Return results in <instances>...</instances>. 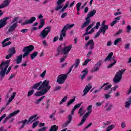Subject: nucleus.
<instances>
[{
	"mask_svg": "<svg viewBox=\"0 0 131 131\" xmlns=\"http://www.w3.org/2000/svg\"><path fill=\"white\" fill-rule=\"evenodd\" d=\"M33 93H34V90L29 91L28 93V97H30L31 96H32L33 95Z\"/></svg>",
	"mask_w": 131,
	"mask_h": 131,
	"instance_id": "48",
	"label": "nucleus"
},
{
	"mask_svg": "<svg viewBox=\"0 0 131 131\" xmlns=\"http://www.w3.org/2000/svg\"><path fill=\"white\" fill-rule=\"evenodd\" d=\"M108 28H109V26L106 25V26H104L103 27H102L100 29V30L106 31L108 30Z\"/></svg>",
	"mask_w": 131,
	"mask_h": 131,
	"instance_id": "37",
	"label": "nucleus"
},
{
	"mask_svg": "<svg viewBox=\"0 0 131 131\" xmlns=\"http://www.w3.org/2000/svg\"><path fill=\"white\" fill-rule=\"evenodd\" d=\"M82 73H83L82 75H80V77H81V80H83V78H84L85 76L88 75V70H86V69L83 70L82 71Z\"/></svg>",
	"mask_w": 131,
	"mask_h": 131,
	"instance_id": "25",
	"label": "nucleus"
},
{
	"mask_svg": "<svg viewBox=\"0 0 131 131\" xmlns=\"http://www.w3.org/2000/svg\"><path fill=\"white\" fill-rule=\"evenodd\" d=\"M130 105H131L130 102H129V101H126L125 102V108H128V107H129Z\"/></svg>",
	"mask_w": 131,
	"mask_h": 131,
	"instance_id": "53",
	"label": "nucleus"
},
{
	"mask_svg": "<svg viewBox=\"0 0 131 131\" xmlns=\"http://www.w3.org/2000/svg\"><path fill=\"white\" fill-rule=\"evenodd\" d=\"M126 28H127L126 32H127L128 33H130V30H131L130 26V25L127 26Z\"/></svg>",
	"mask_w": 131,
	"mask_h": 131,
	"instance_id": "54",
	"label": "nucleus"
},
{
	"mask_svg": "<svg viewBox=\"0 0 131 131\" xmlns=\"http://www.w3.org/2000/svg\"><path fill=\"white\" fill-rule=\"evenodd\" d=\"M84 121H85V120L82 118L81 122L78 124V126H80L81 125H82L83 123H84Z\"/></svg>",
	"mask_w": 131,
	"mask_h": 131,
	"instance_id": "50",
	"label": "nucleus"
},
{
	"mask_svg": "<svg viewBox=\"0 0 131 131\" xmlns=\"http://www.w3.org/2000/svg\"><path fill=\"white\" fill-rule=\"evenodd\" d=\"M77 7V15H79V11H80V7H81V3H78L76 5Z\"/></svg>",
	"mask_w": 131,
	"mask_h": 131,
	"instance_id": "34",
	"label": "nucleus"
},
{
	"mask_svg": "<svg viewBox=\"0 0 131 131\" xmlns=\"http://www.w3.org/2000/svg\"><path fill=\"white\" fill-rule=\"evenodd\" d=\"M16 92H13L12 95L11 97L9 98L8 101H7L6 103V106H9V104H10L11 102L13 101V99H15V97H16Z\"/></svg>",
	"mask_w": 131,
	"mask_h": 131,
	"instance_id": "21",
	"label": "nucleus"
},
{
	"mask_svg": "<svg viewBox=\"0 0 131 131\" xmlns=\"http://www.w3.org/2000/svg\"><path fill=\"white\" fill-rule=\"evenodd\" d=\"M68 75L67 74H61L57 77L56 82L59 84H63L65 82V80L67 79Z\"/></svg>",
	"mask_w": 131,
	"mask_h": 131,
	"instance_id": "10",
	"label": "nucleus"
},
{
	"mask_svg": "<svg viewBox=\"0 0 131 131\" xmlns=\"http://www.w3.org/2000/svg\"><path fill=\"white\" fill-rule=\"evenodd\" d=\"M50 83V81L48 80H45L43 82L40 81V82L35 83L31 88L33 90H37V91L35 93V97H40L46 95L50 90H51V86L49 85Z\"/></svg>",
	"mask_w": 131,
	"mask_h": 131,
	"instance_id": "1",
	"label": "nucleus"
},
{
	"mask_svg": "<svg viewBox=\"0 0 131 131\" xmlns=\"http://www.w3.org/2000/svg\"><path fill=\"white\" fill-rule=\"evenodd\" d=\"M7 71V69H3L1 70L0 72V75H1V78H0V81H2L3 79H4V78L5 77V76L6 75V73Z\"/></svg>",
	"mask_w": 131,
	"mask_h": 131,
	"instance_id": "19",
	"label": "nucleus"
},
{
	"mask_svg": "<svg viewBox=\"0 0 131 131\" xmlns=\"http://www.w3.org/2000/svg\"><path fill=\"white\" fill-rule=\"evenodd\" d=\"M120 18H121L120 16L116 17L115 18V20L113 21L112 23H111V26H112V27H113V26L115 25V24H116L117 22H119V20H120Z\"/></svg>",
	"mask_w": 131,
	"mask_h": 131,
	"instance_id": "23",
	"label": "nucleus"
},
{
	"mask_svg": "<svg viewBox=\"0 0 131 131\" xmlns=\"http://www.w3.org/2000/svg\"><path fill=\"white\" fill-rule=\"evenodd\" d=\"M52 28V27L48 26L47 28H45L43 30H42L39 35L40 37H41V38H46L47 36H48V35L50 32H51V29Z\"/></svg>",
	"mask_w": 131,
	"mask_h": 131,
	"instance_id": "8",
	"label": "nucleus"
},
{
	"mask_svg": "<svg viewBox=\"0 0 131 131\" xmlns=\"http://www.w3.org/2000/svg\"><path fill=\"white\" fill-rule=\"evenodd\" d=\"M100 25H101V23L97 22L96 24V26L94 27L95 29H98L99 27H100Z\"/></svg>",
	"mask_w": 131,
	"mask_h": 131,
	"instance_id": "51",
	"label": "nucleus"
},
{
	"mask_svg": "<svg viewBox=\"0 0 131 131\" xmlns=\"http://www.w3.org/2000/svg\"><path fill=\"white\" fill-rule=\"evenodd\" d=\"M37 115H34L33 116H31L28 119V122H33V121H36L37 120L38 118L37 117ZM37 117V118H36Z\"/></svg>",
	"mask_w": 131,
	"mask_h": 131,
	"instance_id": "22",
	"label": "nucleus"
},
{
	"mask_svg": "<svg viewBox=\"0 0 131 131\" xmlns=\"http://www.w3.org/2000/svg\"><path fill=\"white\" fill-rule=\"evenodd\" d=\"M126 126V124H125V122H122L121 124V127L122 128H124Z\"/></svg>",
	"mask_w": 131,
	"mask_h": 131,
	"instance_id": "60",
	"label": "nucleus"
},
{
	"mask_svg": "<svg viewBox=\"0 0 131 131\" xmlns=\"http://www.w3.org/2000/svg\"><path fill=\"white\" fill-rule=\"evenodd\" d=\"M112 56H113V52H111L104 59V62H107V61H111V62H113L112 63L108 64L107 66V68L108 69L111 68V67L114 66V65L116 64V58L115 56L112 57Z\"/></svg>",
	"mask_w": 131,
	"mask_h": 131,
	"instance_id": "6",
	"label": "nucleus"
},
{
	"mask_svg": "<svg viewBox=\"0 0 131 131\" xmlns=\"http://www.w3.org/2000/svg\"><path fill=\"white\" fill-rule=\"evenodd\" d=\"M47 73V71L45 70L42 73H41L40 74V77L42 78H45V77L46 76V74Z\"/></svg>",
	"mask_w": 131,
	"mask_h": 131,
	"instance_id": "49",
	"label": "nucleus"
},
{
	"mask_svg": "<svg viewBox=\"0 0 131 131\" xmlns=\"http://www.w3.org/2000/svg\"><path fill=\"white\" fill-rule=\"evenodd\" d=\"M91 114V112H88L87 113H86V114H85L83 116V119H86V117H88V116H90V115Z\"/></svg>",
	"mask_w": 131,
	"mask_h": 131,
	"instance_id": "46",
	"label": "nucleus"
},
{
	"mask_svg": "<svg viewBox=\"0 0 131 131\" xmlns=\"http://www.w3.org/2000/svg\"><path fill=\"white\" fill-rule=\"evenodd\" d=\"M67 99H68V97H67V96H64L62 98V99L60 101V105H62V104H63L64 102H66V101L67 100Z\"/></svg>",
	"mask_w": 131,
	"mask_h": 131,
	"instance_id": "41",
	"label": "nucleus"
},
{
	"mask_svg": "<svg viewBox=\"0 0 131 131\" xmlns=\"http://www.w3.org/2000/svg\"><path fill=\"white\" fill-rule=\"evenodd\" d=\"M38 123H39V121L34 122L32 125V128H35V127L38 125Z\"/></svg>",
	"mask_w": 131,
	"mask_h": 131,
	"instance_id": "43",
	"label": "nucleus"
},
{
	"mask_svg": "<svg viewBox=\"0 0 131 131\" xmlns=\"http://www.w3.org/2000/svg\"><path fill=\"white\" fill-rule=\"evenodd\" d=\"M67 15H68V13L67 12H64L62 14V15L61 16V18H65V17H66L67 16Z\"/></svg>",
	"mask_w": 131,
	"mask_h": 131,
	"instance_id": "61",
	"label": "nucleus"
},
{
	"mask_svg": "<svg viewBox=\"0 0 131 131\" xmlns=\"http://www.w3.org/2000/svg\"><path fill=\"white\" fill-rule=\"evenodd\" d=\"M9 54L13 55H15L16 54V48L15 47H12L9 49Z\"/></svg>",
	"mask_w": 131,
	"mask_h": 131,
	"instance_id": "30",
	"label": "nucleus"
},
{
	"mask_svg": "<svg viewBox=\"0 0 131 131\" xmlns=\"http://www.w3.org/2000/svg\"><path fill=\"white\" fill-rule=\"evenodd\" d=\"M34 50V47L33 45H30L27 47H25L23 50V52L24 53L23 55L20 54L19 56H17L16 62V64H20L22 62V57L23 58H25L29 55L30 52H32Z\"/></svg>",
	"mask_w": 131,
	"mask_h": 131,
	"instance_id": "2",
	"label": "nucleus"
},
{
	"mask_svg": "<svg viewBox=\"0 0 131 131\" xmlns=\"http://www.w3.org/2000/svg\"><path fill=\"white\" fill-rule=\"evenodd\" d=\"M58 129H59V126L53 125L51 126L49 131H58Z\"/></svg>",
	"mask_w": 131,
	"mask_h": 131,
	"instance_id": "29",
	"label": "nucleus"
},
{
	"mask_svg": "<svg viewBox=\"0 0 131 131\" xmlns=\"http://www.w3.org/2000/svg\"><path fill=\"white\" fill-rule=\"evenodd\" d=\"M125 70H126V69H122L116 73L115 77L113 80V81L114 82V83H118V82H120L122 78V74L124 73Z\"/></svg>",
	"mask_w": 131,
	"mask_h": 131,
	"instance_id": "7",
	"label": "nucleus"
},
{
	"mask_svg": "<svg viewBox=\"0 0 131 131\" xmlns=\"http://www.w3.org/2000/svg\"><path fill=\"white\" fill-rule=\"evenodd\" d=\"M93 88V86H92V84H91V83H89L87 85L85 86L84 90L83 91V95H82V97H84V96H86V94L91 91V89Z\"/></svg>",
	"mask_w": 131,
	"mask_h": 131,
	"instance_id": "14",
	"label": "nucleus"
},
{
	"mask_svg": "<svg viewBox=\"0 0 131 131\" xmlns=\"http://www.w3.org/2000/svg\"><path fill=\"white\" fill-rule=\"evenodd\" d=\"M102 104H104V101H102L101 102H96V105L97 107H100Z\"/></svg>",
	"mask_w": 131,
	"mask_h": 131,
	"instance_id": "58",
	"label": "nucleus"
},
{
	"mask_svg": "<svg viewBox=\"0 0 131 131\" xmlns=\"http://www.w3.org/2000/svg\"><path fill=\"white\" fill-rule=\"evenodd\" d=\"M68 121L71 122L72 120V116H71V115H69L68 117Z\"/></svg>",
	"mask_w": 131,
	"mask_h": 131,
	"instance_id": "62",
	"label": "nucleus"
},
{
	"mask_svg": "<svg viewBox=\"0 0 131 131\" xmlns=\"http://www.w3.org/2000/svg\"><path fill=\"white\" fill-rule=\"evenodd\" d=\"M40 26L38 27V29H40V28H42L43 26H45V19H41L40 20Z\"/></svg>",
	"mask_w": 131,
	"mask_h": 131,
	"instance_id": "33",
	"label": "nucleus"
},
{
	"mask_svg": "<svg viewBox=\"0 0 131 131\" xmlns=\"http://www.w3.org/2000/svg\"><path fill=\"white\" fill-rule=\"evenodd\" d=\"M45 98H46V96H43L41 97H40L39 99L36 101V104H39V102H41V101H42V100H43Z\"/></svg>",
	"mask_w": 131,
	"mask_h": 131,
	"instance_id": "42",
	"label": "nucleus"
},
{
	"mask_svg": "<svg viewBox=\"0 0 131 131\" xmlns=\"http://www.w3.org/2000/svg\"><path fill=\"white\" fill-rule=\"evenodd\" d=\"M10 17H6L0 20V29L4 28L8 24V20L10 19Z\"/></svg>",
	"mask_w": 131,
	"mask_h": 131,
	"instance_id": "12",
	"label": "nucleus"
},
{
	"mask_svg": "<svg viewBox=\"0 0 131 131\" xmlns=\"http://www.w3.org/2000/svg\"><path fill=\"white\" fill-rule=\"evenodd\" d=\"M92 108H93V105H90L88 106L87 110L88 112H90V113H92V111H93V109Z\"/></svg>",
	"mask_w": 131,
	"mask_h": 131,
	"instance_id": "47",
	"label": "nucleus"
},
{
	"mask_svg": "<svg viewBox=\"0 0 131 131\" xmlns=\"http://www.w3.org/2000/svg\"><path fill=\"white\" fill-rule=\"evenodd\" d=\"M47 127L45 126V127H42L40 128H39V129L37 130V131H46L47 130Z\"/></svg>",
	"mask_w": 131,
	"mask_h": 131,
	"instance_id": "57",
	"label": "nucleus"
},
{
	"mask_svg": "<svg viewBox=\"0 0 131 131\" xmlns=\"http://www.w3.org/2000/svg\"><path fill=\"white\" fill-rule=\"evenodd\" d=\"M101 61H99L97 64L95 65V68L93 69L92 72H96L97 71H99V69L100 67H101Z\"/></svg>",
	"mask_w": 131,
	"mask_h": 131,
	"instance_id": "20",
	"label": "nucleus"
},
{
	"mask_svg": "<svg viewBox=\"0 0 131 131\" xmlns=\"http://www.w3.org/2000/svg\"><path fill=\"white\" fill-rule=\"evenodd\" d=\"M18 27V22L14 23L8 29V32L12 33L13 31H15V29Z\"/></svg>",
	"mask_w": 131,
	"mask_h": 131,
	"instance_id": "17",
	"label": "nucleus"
},
{
	"mask_svg": "<svg viewBox=\"0 0 131 131\" xmlns=\"http://www.w3.org/2000/svg\"><path fill=\"white\" fill-rule=\"evenodd\" d=\"M36 20V18L34 16L31 17L29 20L26 19L23 24L22 25H28V24H32L34 21Z\"/></svg>",
	"mask_w": 131,
	"mask_h": 131,
	"instance_id": "15",
	"label": "nucleus"
},
{
	"mask_svg": "<svg viewBox=\"0 0 131 131\" xmlns=\"http://www.w3.org/2000/svg\"><path fill=\"white\" fill-rule=\"evenodd\" d=\"M85 113V111L83 110V108L81 107L78 112V114L79 115V116L81 117L83 116V115Z\"/></svg>",
	"mask_w": 131,
	"mask_h": 131,
	"instance_id": "28",
	"label": "nucleus"
},
{
	"mask_svg": "<svg viewBox=\"0 0 131 131\" xmlns=\"http://www.w3.org/2000/svg\"><path fill=\"white\" fill-rule=\"evenodd\" d=\"M96 13H97V10L93 9L91 11H90L88 13L87 17L85 18V20H86V21H85L81 27L82 29L84 28V27H86V26H88L89 24L91 23L90 18L91 17H93V16H95Z\"/></svg>",
	"mask_w": 131,
	"mask_h": 131,
	"instance_id": "4",
	"label": "nucleus"
},
{
	"mask_svg": "<svg viewBox=\"0 0 131 131\" xmlns=\"http://www.w3.org/2000/svg\"><path fill=\"white\" fill-rule=\"evenodd\" d=\"M115 127V126L114 125H111L106 128V131L112 130V129H113V128H114Z\"/></svg>",
	"mask_w": 131,
	"mask_h": 131,
	"instance_id": "39",
	"label": "nucleus"
},
{
	"mask_svg": "<svg viewBox=\"0 0 131 131\" xmlns=\"http://www.w3.org/2000/svg\"><path fill=\"white\" fill-rule=\"evenodd\" d=\"M37 54H38V52L37 51H35L33 52L32 54H31V60H33L36 56H37Z\"/></svg>",
	"mask_w": 131,
	"mask_h": 131,
	"instance_id": "35",
	"label": "nucleus"
},
{
	"mask_svg": "<svg viewBox=\"0 0 131 131\" xmlns=\"http://www.w3.org/2000/svg\"><path fill=\"white\" fill-rule=\"evenodd\" d=\"M64 2H65V0H58L57 2V6L55 9V11H59V10L63 8V5H61Z\"/></svg>",
	"mask_w": 131,
	"mask_h": 131,
	"instance_id": "16",
	"label": "nucleus"
},
{
	"mask_svg": "<svg viewBox=\"0 0 131 131\" xmlns=\"http://www.w3.org/2000/svg\"><path fill=\"white\" fill-rule=\"evenodd\" d=\"M74 24L71 25H66L61 31V33L60 37L59 38V40H60V41H63V37H66V32H67V30L70 29V28H72L74 26Z\"/></svg>",
	"mask_w": 131,
	"mask_h": 131,
	"instance_id": "5",
	"label": "nucleus"
},
{
	"mask_svg": "<svg viewBox=\"0 0 131 131\" xmlns=\"http://www.w3.org/2000/svg\"><path fill=\"white\" fill-rule=\"evenodd\" d=\"M11 62V60H6V62H2V66H5L4 69H8V67H9V65Z\"/></svg>",
	"mask_w": 131,
	"mask_h": 131,
	"instance_id": "24",
	"label": "nucleus"
},
{
	"mask_svg": "<svg viewBox=\"0 0 131 131\" xmlns=\"http://www.w3.org/2000/svg\"><path fill=\"white\" fill-rule=\"evenodd\" d=\"M18 113H20V110H17L15 111L12 113L10 114L7 117L5 118L4 120H3V123H6L10 118H11V117H13L14 116H15V115H17Z\"/></svg>",
	"mask_w": 131,
	"mask_h": 131,
	"instance_id": "11",
	"label": "nucleus"
},
{
	"mask_svg": "<svg viewBox=\"0 0 131 131\" xmlns=\"http://www.w3.org/2000/svg\"><path fill=\"white\" fill-rule=\"evenodd\" d=\"M61 89H62V87L57 86L55 88L54 91V92H57V91H60V90H61Z\"/></svg>",
	"mask_w": 131,
	"mask_h": 131,
	"instance_id": "56",
	"label": "nucleus"
},
{
	"mask_svg": "<svg viewBox=\"0 0 131 131\" xmlns=\"http://www.w3.org/2000/svg\"><path fill=\"white\" fill-rule=\"evenodd\" d=\"M18 123H23V125H25L26 124H28L29 123V122H28V120L25 119L23 121H19Z\"/></svg>",
	"mask_w": 131,
	"mask_h": 131,
	"instance_id": "36",
	"label": "nucleus"
},
{
	"mask_svg": "<svg viewBox=\"0 0 131 131\" xmlns=\"http://www.w3.org/2000/svg\"><path fill=\"white\" fill-rule=\"evenodd\" d=\"M105 107H106V111H110L111 110V109H112V107H113V104H112V103H110V102H108L106 103V104L105 106Z\"/></svg>",
	"mask_w": 131,
	"mask_h": 131,
	"instance_id": "26",
	"label": "nucleus"
},
{
	"mask_svg": "<svg viewBox=\"0 0 131 131\" xmlns=\"http://www.w3.org/2000/svg\"><path fill=\"white\" fill-rule=\"evenodd\" d=\"M10 5V0H5L3 2V4L0 5V9L7 8Z\"/></svg>",
	"mask_w": 131,
	"mask_h": 131,
	"instance_id": "18",
	"label": "nucleus"
},
{
	"mask_svg": "<svg viewBox=\"0 0 131 131\" xmlns=\"http://www.w3.org/2000/svg\"><path fill=\"white\" fill-rule=\"evenodd\" d=\"M81 104H82V102H81L80 103H78L77 104H76L74 107L76 109H77V108H79V107H80V106H81Z\"/></svg>",
	"mask_w": 131,
	"mask_h": 131,
	"instance_id": "55",
	"label": "nucleus"
},
{
	"mask_svg": "<svg viewBox=\"0 0 131 131\" xmlns=\"http://www.w3.org/2000/svg\"><path fill=\"white\" fill-rule=\"evenodd\" d=\"M11 39V38H7L5 39L2 42V43H5V42H7V41H9Z\"/></svg>",
	"mask_w": 131,
	"mask_h": 131,
	"instance_id": "64",
	"label": "nucleus"
},
{
	"mask_svg": "<svg viewBox=\"0 0 131 131\" xmlns=\"http://www.w3.org/2000/svg\"><path fill=\"white\" fill-rule=\"evenodd\" d=\"M64 46V48H62V47H63V44L61 43L59 45V46L58 47L57 51V54L56 55V56H59L60 55H67L68 53H69L70 51H71V49H72V45H69V46H65V44L63 45Z\"/></svg>",
	"mask_w": 131,
	"mask_h": 131,
	"instance_id": "3",
	"label": "nucleus"
},
{
	"mask_svg": "<svg viewBox=\"0 0 131 131\" xmlns=\"http://www.w3.org/2000/svg\"><path fill=\"white\" fill-rule=\"evenodd\" d=\"M94 23H95L93 22V23H92V24L91 25H90L87 27V28L85 29L86 32H88L89 30H90V29H91V28H92L93 26H94Z\"/></svg>",
	"mask_w": 131,
	"mask_h": 131,
	"instance_id": "40",
	"label": "nucleus"
},
{
	"mask_svg": "<svg viewBox=\"0 0 131 131\" xmlns=\"http://www.w3.org/2000/svg\"><path fill=\"white\" fill-rule=\"evenodd\" d=\"M90 46L89 50H94L95 48V42H94V40L90 39L88 42L85 45V49H88V47Z\"/></svg>",
	"mask_w": 131,
	"mask_h": 131,
	"instance_id": "13",
	"label": "nucleus"
},
{
	"mask_svg": "<svg viewBox=\"0 0 131 131\" xmlns=\"http://www.w3.org/2000/svg\"><path fill=\"white\" fill-rule=\"evenodd\" d=\"M119 41H121V38H117L114 41V46H117V43L119 42Z\"/></svg>",
	"mask_w": 131,
	"mask_h": 131,
	"instance_id": "44",
	"label": "nucleus"
},
{
	"mask_svg": "<svg viewBox=\"0 0 131 131\" xmlns=\"http://www.w3.org/2000/svg\"><path fill=\"white\" fill-rule=\"evenodd\" d=\"M73 67H74V64H73L71 66V67L69 69V72L67 75H68V74H70V73H71V71H72V69H73Z\"/></svg>",
	"mask_w": 131,
	"mask_h": 131,
	"instance_id": "52",
	"label": "nucleus"
},
{
	"mask_svg": "<svg viewBox=\"0 0 131 131\" xmlns=\"http://www.w3.org/2000/svg\"><path fill=\"white\" fill-rule=\"evenodd\" d=\"M80 64V60L79 59H77L75 61V64H73L75 67V69H76L77 67H78V66Z\"/></svg>",
	"mask_w": 131,
	"mask_h": 131,
	"instance_id": "32",
	"label": "nucleus"
},
{
	"mask_svg": "<svg viewBox=\"0 0 131 131\" xmlns=\"http://www.w3.org/2000/svg\"><path fill=\"white\" fill-rule=\"evenodd\" d=\"M12 56H13V55H12L10 53H9V54L7 55L6 56L5 58H6L7 60H8V59H10V58H11V57H12Z\"/></svg>",
	"mask_w": 131,
	"mask_h": 131,
	"instance_id": "63",
	"label": "nucleus"
},
{
	"mask_svg": "<svg viewBox=\"0 0 131 131\" xmlns=\"http://www.w3.org/2000/svg\"><path fill=\"white\" fill-rule=\"evenodd\" d=\"M100 34H101V32L100 31H98L97 33L96 34L95 37V38H97V37H99L100 36Z\"/></svg>",
	"mask_w": 131,
	"mask_h": 131,
	"instance_id": "59",
	"label": "nucleus"
},
{
	"mask_svg": "<svg viewBox=\"0 0 131 131\" xmlns=\"http://www.w3.org/2000/svg\"><path fill=\"white\" fill-rule=\"evenodd\" d=\"M112 88V84H109V82L104 83L103 85L99 88V90H95L93 92L94 94H97L98 92H100L101 90H103L104 91H108L110 89Z\"/></svg>",
	"mask_w": 131,
	"mask_h": 131,
	"instance_id": "9",
	"label": "nucleus"
},
{
	"mask_svg": "<svg viewBox=\"0 0 131 131\" xmlns=\"http://www.w3.org/2000/svg\"><path fill=\"white\" fill-rule=\"evenodd\" d=\"M91 61H92V59H86L84 61V63H83L82 66H86V65H88V63H89V62H91Z\"/></svg>",
	"mask_w": 131,
	"mask_h": 131,
	"instance_id": "45",
	"label": "nucleus"
},
{
	"mask_svg": "<svg viewBox=\"0 0 131 131\" xmlns=\"http://www.w3.org/2000/svg\"><path fill=\"white\" fill-rule=\"evenodd\" d=\"M74 102H75V96H74L72 99H70L67 104V107H69L70 105L73 104Z\"/></svg>",
	"mask_w": 131,
	"mask_h": 131,
	"instance_id": "31",
	"label": "nucleus"
},
{
	"mask_svg": "<svg viewBox=\"0 0 131 131\" xmlns=\"http://www.w3.org/2000/svg\"><path fill=\"white\" fill-rule=\"evenodd\" d=\"M2 44L3 48H6V47H8V46H10V45H12V42L8 41L7 43L4 42V43H2Z\"/></svg>",
	"mask_w": 131,
	"mask_h": 131,
	"instance_id": "38",
	"label": "nucleus"
},
{
	"mask_svg": "<svg viewBox=\"0 0 131 131\" xmlns=\"http://www.w3.org/2000/svg\"><path fill=\"white\" fill-rule=\"evenodd\" d=\"M112 93V88L111 89L110 91H108L107 94H104V98L106 100L109 99L110 98H111V93Z\"/></svg>",
	"mask_w": 131,
	"mask_h": 131,
	"instance_id": "27",
	"label": "nucleus"
}]
</instances>
